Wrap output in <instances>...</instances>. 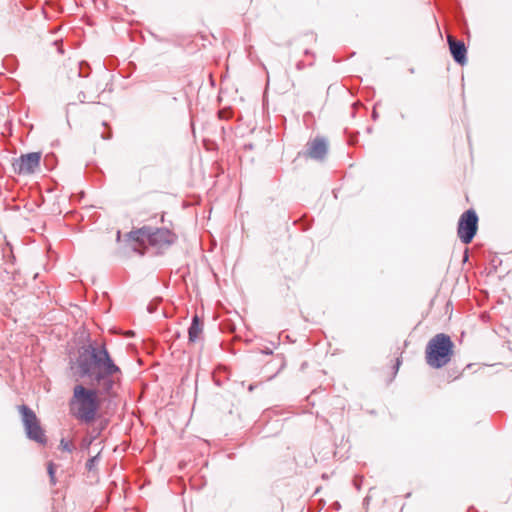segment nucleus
I'll use <instances>...</instances> for the list:
<instances>
[{"instance_id":"1","label":"nucleus","mask_w":512,"mask_h":512,"mask_svg":"<svg viewBox=\"0 0 512 512\" xmlns=\"http://www.w3.org/2000/svg\"><path fill=\"white\" fill-rule=\"evenodd\" d=\"M73 376L89 378L93 388L75 385L69 401L70 413L80 422L93 423L100 408L99 394L112 396L116 375H121L120 367L114 362L104 344L83 345L75 359L69 361Z\"/></svg>"},{"instance_id":"2","label":"nucleus","mask_w":512,"mask_h":512,"mask_svg":"<svg viewBox=\"0 0 512 512\" xmlns=\"http://www.w3.org/2000/svg\"><path fill=\"white\" fill-rule=\"evenodd\" d=\"M453 343L449 336L437 334L428 343L426 361L433 368L445 366L451 358Z\"/></svg>"},{"instance_id":"3","label":"nucleus","mask_w":512,"mask_h":512,"mask_svg":"<svg viewBox=\"0 0 512 512\" xmlns=\"http://www.w3.org/2000/svg\"><path fill=\"white\" fill-rule=\"evenodd\" d=\"M21 417L26 437L40 445H46L48 442L44 429L36 413L26 404L17 406Z\"/></svg>"},{"instance_id":"4","label":"nucleus","mask_w":512,"mask_h":512,"mask_svg":"<svg viewBox=\"0 0 512 512\" xmlns=\"http://www.w3.org/2000/svg\"><path fill=\"white\" fill-rule=\"evenodd\" d=\"M147 236V243L159 251L168 249L177 239L175 233L166 227L155 228L148 226Z\"/></svg>"},{"instance_id":"5","label":"nucleus","mask_w":512,"mask_h":512,"mask_svg":"<svg viewBox=\"0 0 512 512\" xmlns=\"http://www.w3.org/2000/svg\"><path fill=\"white\" fill-rule=\"evenodd\" d=\"M478 217L473 210L462 214L458 224V236L461 241L468 244L472 241L477 231Z\"/></svg>"},{"instance_id":"6","label":"nucleus","mask_w":512,"mask_h":512,"mask_svg":"<svg viewBox=\"0 0 512 512\" xmlns=\"http://www.w3.org/2000/svg\"><path fill=\"white\" fill-rule=\"evenodd\" d=\"M41 157V152L22 154L12 163L14 172L19 175L33 174L40 165Z\"/></svg>"},{"instance_id":"7","label":"nucleus","mask_w":512,"mask_h":512,"mask_svg":"<svg viewBox=\"0 0 512 512\" xmlns=\"http://www.w3.org/2000/svg\"><path fill=\"white\" fill-rule=\"evenodd\" d=\"M327 153V142L323 138H316L308 147V155L313 159H323Z\"/></svg>"},{"instance_id":"8","label":"nucleus","mask_w":512,"mask_h":512,"mask_svg":"<svg viewBox=\"0 0 512 512\" xmlns=\"http://www.w3.org/2000/svg\"><path fill=\"white\" fill-rule=\"evenodd\" d=\"M449 47L451 54L456 62L459 64H464L466 62V48L465 45L460 42L454 40L452 37H448Z\"/></svg>"},{"instance_id":"9","label":"nucleus","mask_w":512,"mask_h":512,"mask_svg":"<svg viewBox=\"0 0 512 512\" xmlns=\"http://www.w3.org/2000/svg\"><path fill=\"white\" fill-rule=\"evenodd\" d=\"M203 324L197 314L192 317L191 324L188 328V340L191 343H194L199 338V335L202 333Z\"/></svg>"},{"instance_id":"10","label":"nucleus","mask_w":512,"mask_h":512,"mask_svg":"<svg viewBox=\"0 0 512 512\" xmlns=\"http://www.w3.org/2000/svg\"><path fill=\"white\" fill-rule=\"evenodd\" d=\"M148 226H142L141 228H138L136 230H132L128 232L125 237L127 241H133L139 244L147 243L148 240Z\"/></svg>"},{"instance_id":"11","label":"nucleus","mask_w":512,"mask_h":512,"mask_svg":"<svg viewBox=\"0 0 512 512\" xmlns=\"http://www.w3.org/2000/svg\"><path fill=\"white\" fill-rule=\"evenodd\" d=\"M91 67L86 61H79L77 63V76L86 78L90 75Z\"/></svg>"},{"instance_id":"12","label":"nucleus","mask_w":512,"mask_h":512,"mask_svg":"<svg viewBox=\"0 0 512 512\" xmlns=\"http://www.w3.org/2000/svg\"><path fill=\"white\" fill-rule=\"evenodd\" d=\"M99 460H100V453L96 454L95 456L90 457L85 464V468L88 471H93L95 469L96 465L98 464Z\"/></svg>"},{"instance_id":"13","label":"nucleus","mask_w":512,"mask_h":512,"mask_svg":"<svg viewBox=\"0 0 512 512\" xmlns=\"http://www.w3.org/2000/svg\"><path fill=\"white\" fill-rule=\"evenodd\" d=\"M47 473L49 475L51 485H55L56 484V476H55L56 466L52 461H50L47 465Z\"/></svg>"},{"instance_id":"14","label":"nucleus","mask_w":512,"mask_h":512,"mask_svg":"<svg viewBox=\"0 0 512 512\" xmlns=\"http://www.w3.org/2000/svg\"><path fill=\"white\" fill-rule=\"evenodd\" d=\"M43 162L48 170H52L56 164V156L54 154H48L45 156Z\"/></svg>"},{"instance_id":"15","label":"nucleus","mask_w":512,"mask_h":512,"mask_svg":"<svg viewBox=\"0 0 512 512\" xmlns=\"http://www.w3.org/2000/svg\"><path fill=\"white\" fill-rule=\"evenodd\" d=\"M60 446L63 451L71 453L74 449V445L70 442L65 441L64 439L61 440Z\"/></svg>"},{"instance_id":"16","label":"nucleus","mask_w":512,"mask_h":512,"mask_svg":"<svg viewBox=\"0 0 512 512\" xmlns=\"http://www.w3.org/2000/svg\"><path fill=\"white\" fill-rule=\"evenodd\" d=\"M97 436H94V437H91L90 439H83L82 441V448L83 449H88L90 447V445L92 444V442L96 439Z\"/></svg>"},{"instance_id":"17","label":"nucleus","mask_w":512,"mask_h":512,"mask_svg":"<svg viewBox=\"0 0 512 512\" xmlns=\"http://www.w3.org/2000/svg\"><path fill=\"white\" fill-rule=\"evenodd\" d=\"M78 100H79L81 103H85V101H86V94H85V92L80 91V92L78 93Z\"/></svg>"},{"instance_id":"18","label":"nucleus","mask_w":512,"mask_h":512,"mask_svg":"<svg viewBox=\"0 0 512 512\" xmlns=\"http://www.w3.org/2000/svg\"><path fill=\"white\" fill-rule=\"evenodd\" d=\"M101 137H102L104 140H109V139H111V137H112V132H111V130H109L108 132H103V133L101 134Z\"/></svg>"},{"instance_id":"19","label":"nucleus","mask_w":512,"mask_h":512,"mask_svg":"<svg viewBox=\"0 0 512 512\" xmlns=\"http://www.w3.org/2000/svg\"><path fill=\"white\" fill-rule=\"evenodd\" d=\"M218 117H219V119H221V120H222V119H224V108H220V109L218 110Z\"/></svg>"},{"instance_id":"20","label":"nucleus","mask_w":512,"mask_h":512,"mask_svg":"<svg viewBox=\"0 0 512 512\" xmlns=\"http://www.w3.org/2000/svg\"><path fill=\"white\" fill-rule=\"evenodd\" d=\"M213 379H214V382L217 386H221V382H220V379L218 378V376L216 375V373L213 375Z\"/></svg>"},{"instance_id":"21","label":"nucleus","mask_w":512,"mask_h":512,"mask_svg":"<svg viewBox=\"0 0 512 512\" xmlns=\"http://www.w3.org/2000/svg\"><path fill=\"white\" fill-rule=\"evenodd\" d=\"M147 310L149 313H154L155 312V307L150 303L147 307Z\"/></svg>"},{"instance_id":"22","label":"nucleus","mask_w":512,"mask_h":512,"mask_svg":"<svg viewBox=\"0 0 512 512\" xmlns=\"http://www.w3.org/2000/svg\"><path fill=\"white\" fill-rule=\"evenodd\" d=\"M205 144H206L207 149H212V146H215L214 142H207V141H205Z\"/></svg>"},{"instance_id":"23","label":"nucleus","mask_w":512,"mask_h":512,"mask_svg":"<svg viewBox=\"0 0 512 512\" xmlns=\"http://www.w3.org/2000/svg\"><path fill=\"white\" fill-rule=\"evenodd\" d=\"M219 329H220L221 332L224 331V323L223 322L219 323Z\"/></svg>"},{"instance_id":"24","label":"nucleus","mask_w":512,"mask_h":512,"mask_svg":"<svg viewBox=\"0 0 512 512\" xmlns=\"http://www.w3.org/2000/svg\"><path fill=\"white\" fill-rule=\"evenodd\" d=\"M120 237H121V232H120V231H117V240H118V241L120 240Z\"/></svg>"},{"instance_id":"25","label":"nucleus","mask_w":512,"mask_h":512,"mask_svg":"<svg viewBox=\"0 0 512 512\" xmlns=\"http://www.w3.org/2000/svg\"><path fill=\"white\" fill-rule=\"evenodd\" d=\"M219 346H220L221 349H224V341H221Z\"/></svg>"},{"instance_id":"26","label":"nucleus","mask_w":512,"mask_h":512,"mask_svg":"<svg viewBox=\"0 0 512 512\" xmlns=\"http://www.w3.org/2000/svg\"><path fill=\"white\" fill-rule=\"evenodd\" d=\"M223 80H224V74H223V73H221V75H220V81L222 82Z\"/></svg>"},{"instance_id":"27","label":"nucleus","mask_w":512,"mask_h":512,"mask_svg":"<svg viewBox=\"0 0 512 512\" xmlns=\"http://www.w3.org/2000/svg\"><path fill=\"white\" fill-rule=\"evenodd\" d=\"M221 133H224V126L221 127Z\"/></svg>"}]
</instances>
